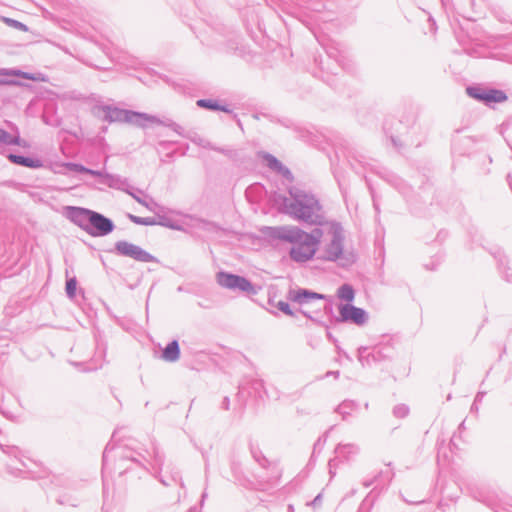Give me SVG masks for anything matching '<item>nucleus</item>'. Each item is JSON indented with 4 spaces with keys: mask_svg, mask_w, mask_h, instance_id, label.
Returning <instances> with one entry per match:
<instances>
[{
    "mask_svg": "<svg viewBox=\"0 0 512 512\" xmlns=\"http://www.w3.org/2000/svg\"><path fill=\"white\" fill-rule=\"evenodd\" d=\"M500 267H501V270H502L505 280L507 282L512 283V272L511 273L509 272L511 270V268L506 266L502 260H500Z\"/></svg>",
    "mask_w": 512,
    "mask_h": 512,
    "instance_id": "nucleus-33",
    "label": "nucleus"
},
{
    "mask_svg": "<svg viewBox=\"0 0 512 512\" xmlns=\"http://www.w3.org/2000/svg\"><path fill=\"white\" fill-rule=\"evenodd\" d=\"M131 467L130 466H126L124 471L127 472Z\"/></svg>",
    "mask_w": 512,
    "mask_h": 512,
    "instance_id": "nucleus-57",
    "label": "nucleus"
},
{
    "mask_svg": "<svg viewBox=\"0 0 512 512\" xmlns=\"http://www.w3.org/2000/svg\"><path fill=\"white\" fill-rule=\"evenodd\" d=\"M159 121H160L159 124L169 127L174 132H176L179 136H181L183 138L190 137V132L185 131L184 128L182 126H180L179 124H177L176 122H173L171 120L164 122V121H161L160 119H159Z\"/></svg>",
    "mask_w": 512,
    "mask_h": 512,
    "instance_id": "nucleus-23",
    "label": "nucleus"
},
{
    "mask_svg": "<svg viewBox=\"0 0 512 512\" xmlns=\"http://www.w3.org/2000/svg\"><path fill=\"white\" fill-rule=\"evenodd\" d=\"M160 481L163 485L169 486L170 484L166 481V479L160 478Z\"/></svg>",
    "mask_w": 512,
    "mask_h": 512,
    "instance_id": "nucleus-51",
    "label": "nucleus"
},
{
    "mask_svg": "<svg viewBox=\"0 0 512 512\" xmlns=\"http://www.w3.org/2000/svg\"><path fill=\"white\" fill-rule=\"evenodd\" d=\"M373 205H374L375 209L378 210V205H377V203H376L374 198H373Z\"/></svg>",
    "mask_w": 512,
    "mask_h": 512,
    "instance_id": "nucleus-54",
    "label": "nucleus"
},
{
    "mask_svg": "<svg viewBox=\"0 0 512 512\" xmlns=\"http://www.w3.org/2000/svg\"><path fill=\"white\" fill-rule=\"evenodd\" d=\"M471 412H478V403L474 402L471 406Z\"/></svg>",
    "mask_w": 512,
    "mask_h": 512,
    "instance_id": "nucleus-47",
    "label": "nucleus"
},
{
    "mask_svg": "<svg viewBox=\"0 0 512 512\" xmlns=\"http://www.w3.org/2000/svg\"><path fill=\"white\" fill-rule=\"evenodd\" d=\"M322 502V494L319 493L310 503H307L308 505H311L313 507H318L321 505Z\"/></svg>",
    "mask_w": 512,
    "mask_h": 512,
    "instance_id": "nucleus-38",
    "label": "nucleus"
},
{
    "mask_svg": "<svg viewBox=\"0 0 512 512\" xmlns=\"http://www.w3.org/2000/svg\"><path fill=\"white\" fill-rule=\"evenodd\" d=\"M196 105L203 109L213 110V111H223L225 113H232V110L228 108L226 105H221L218 101L213 99H199L196 102Z\"/></svg>",
    "mask_w": 512,
    "mask_h": 512,
    "instance_id": "nucleus-19",
    "label": "nucleus"
},
{
    "mask_svg": "<svg viewBox=\"0 0 512 512\" xmlns=\"http://www.w3.org/2000/svg\"><path fill=\"white\" fill-rule=\"evenodd\" d=\"M327 337H328V339H330V340H332V339H333V337H332V335H331V333H330V332H327Z\"/></svg>",
    "mask_w": 512,
    "mask_h": 512,
    "instance_id": "nucleus-55",
    "label": "nucleus"
},
{
    "mask_svg": "<svg viewBox=\"0 0 512 512\" xmlns=\"http://www.w3.org/2000/svg\"><path fill=\"white\" fill-rule=\"evenodd\" d=\"M408 414H409V407L405 404H399L393 408V415L396 418H405Z\"/></svg>",
    "mask_w": 512,
    "mask_h": 512,
    "instance_id": "nucleus-29",
    "label": "nucleus"
},
{
    "mask_svg": "<svg viewBox=\"0 0 512 512\" xmlns=\"http://www.w3.org/2000/svg\"><path fill=\"white\" fill-rule=\"evenodd\" d=\"M372 483H373V480H371V481H365L363 484H364V486H365V487H369V486H371V485H372Z\"/></svg>",
    "mask_w": 512,
    "mask_h": 512,
    "instance_id": "nucleus-50",
    "label": "nucleus"
},
{
    "mask_svg": "<svg viewBox=\"0 0 512 512\" xmlns=\"http://www.w3.org/2000/svg\"><path fill=\"white\" fill-rule=\"evenodd\" d=\"M288 510H289V512H294L293 505H289V506H288Z\"/></svg>",
    "mask_w": 512,
    "mask_h": 512,
    "instance_id": "nucleus-53",
    "label": "nucleus"
},
{
    "mask_svg": "<svg viewBox=\"0 0 512 512\" xmlns=\"http://www.w3.org/2000/svg\"><path fill=\"white\" fill-rule=\"evenodd\" d=\"M358 404L353 400H344L341 404L337 406L335 411L342 416L343 420H346L348 416L351 415V412L356 410Z\"/></svg>",
    "mask_w": 512,
    "mask_h": 512,
    "instance_id": "nucleus-20",
    "label": "nucleus"
},
{
    "mask_svg": "<svg viewBox=\"0 0 512 512\" xmlns=\"http://www.w3.org/2000/svg\"><path fill=\"white\" fill-rule=\"evenodd\" d=\"M114 450V446L111 443H108L105 447L102 457V473L104 474L108 468V461L110 457V453Z\"/></svg>",
    "mask_w": 512,
    "mask_h": 512,
    "instance_id": "nucleus-28",
    "label": "nucleus"
},
{
    "mask_svg": "<svg viewBox=\"0 0 512 512\" xmlns=\"http://www.w3.org/2000/svg\"><path fill=\"white\" fill-rule=\"evenodd\" d=\"M287 242L292 243V247L290 249L289 255L290 258L298 263H304L312 259L316 253V249L308 244L304 240H286Z\"/></svg>",
    "mask_w": 512,
    "mask_h": 512,
    "instance_id": "nucleus-12",
    "label": "nucleus"
},
{
    "mask_svg": "<svg viewBox=\"0 0 512 512\" xmlns=\"http://www.w3.org/2000/svg\"><path fill=\"white\" fill-rule=\"evenodd\" d=\"M324 311L326 314H329V315L333 314V306H332L331 302L324 304Z\"/></svg>",
    "mask_w": 512,
    "mask_h": 512,
    "instance_id": "nucleus-40",
    "label": "nucleus"
},
{
    "mask_svg": "<svg viewBox=\"0 0 512 512\" xmlns=\"http://www.w3.org/2000/svg\"><path fill=\"white\" fill-rule=\"evenodd\" d=\"M162 359L167 362H176L180 358V347L177 340L169 342L162 351Z\"/></svg>",
    "mask_w": 512,
    "mask_h": 512,
    "instance_id": "nucleus-18",
    "label": "nucleus"
},
{
    "mask_svg": "<svg viewBox=\"0 0 512 512\" xmlns=\"http://www.w3.org/2000/svg\"><path fill=\"white\" fill-rule=\"evenodd\" d=\"M7 158L11 163L19 166L28 167L32 169H38L43 167V162L38 158L27 157L14 153H9L7 155Z\"/></svg>",
    "mask_w": 512,
    "mask_h": 512,
    "instance_id": "nucleus-15",
    "label": "nucleus"
},
{
    "mask_svg": "<svg viewBox=\"0 0 512 512\" xmlns=\"http://www.w3.org/2000/svg\"><path fill=\"white\" fill-rule=\"evenodd\" d=\"M126 193L151 212H156V209L159 207L151 197L144 195L142 190L131 188V190H126Z\"/></svg>",
    "mask_w": 512,
    "mask_h": 512,
    "instance_id": "nucleus-16",
    "label": "nucleus"
},
{
    "mask_svg": "<svg viewBox=\"0 0 512 512\" xmlns=\"http://www.w3.org/2000/svg\"><path fill=\"white\" fill-rule=\"evenodd\" d=\"M288 299L300 305L308 304L313 300H324L326 296L305 288L290 289L287 295Z\"/></svg>",
    "mask_w": 512,
    "mask_h": 512,
    "instance_id": "nucleus-14",
    "label": "nucleus"
},
{
    "mask_svg": "<svg viewBox=\"0 0 512 512\" xmlns=\"http://www.w3.org/2000/svg\"><path fill=\"white\" fill-rule=\"evenodd\" d=\"M263 158L266 161L267 166L271 170L277 172L278 170L282 169L283 164L275 156H273L272 154L266 153L263 156Z\"/></svg>",
    "mask_w": 512,
    "mask_h": 512,
    "instance_id": "nucleus-24",
    "label": "nucleus"
},
{
    "mask_svg": "<svg viewBox=\"0 0 512 512\" xmlns=\"http://www.w3.org/2000/svg\"><path fill=\"white\" fill-rule=\"evenodd\" d=\"M277 172L280 173L283 177H285L287 179L292 178L291 171L284 165L282 166V169L278 170Z\"/></svg>",
    "mask_w": 512,
    "mask_h": 512,
    "instance_id": "nucleus-36",
    "label": "nucleus"
},
{
    "mask_svg": "<svg viewBox=\"0 0 512 512\" xmlns=\"http://www.w3.org/2000/svg\"><path fill=\"white\" fill-rule=\"evenodd\" d=\"M261 190H262V187H261V186H259V185H252V186H250V187H248V188H247V190H246V196H247V197H250V194H251L252 192H254V191H256V192H261Z\"/></svg>",
    "mask_w": 512,
    "mask_h": 512,
    "instance_id": "nucleus-39",
    "label": "nucleus"
},
{
    "mask_svg": "<svg viewBox=\"0 0 512 512\" xmlns=\"http://www.w3.org/2000/svg\"><path fill=\"white\" fill-rule=\"evenodd\" d=\"M289 195L281 198V206L286 214L307 224H324L322 206L315 195L296 187L289 189Z\"/></svg>",
    "mask_w": 512,
    "mask_h": 512,
    "instance_id": "nucleus-1",
    "label": "nucleus"
},
{
    "mask_svg": "<svg viewBox=\"0 0 512 512\" xmlns=\"http://www.w3.org/2000/svg\"><path fill=\"white\" fill-rule=\"evenodd\" d=\"M6 453L17 459L23 468H29L27 462L22 458L21 451L17 447H10Z\"/></svg>",
    "mask_w": 512,
    "mask_h": 512,
    "instance_id": "nucleus-27",
    "label": "nucleus"
},
{
    "mask_svg": "<svg viewBox=\"0 0 512 512\" xmlns=\"http://www.w3.org/2000/svg\"><path fill=\"white\" fill-rule=\"evenodd\" d=\"M173 154H174V152H171V153H169V154H168V156H169V157H172V156H173Z\"/></svg>",
    "mask_w": 512,
    "mask_h": 512,
    "instance_id": "nucleus-59",
    "label": "nucleus"
},
{
    "mask_svg": "<svg viewBox=\"0 0 512 512\" xmlns=\"http://www.w3.org/2000/svg\"><path fill=\"white\" fill-rule=\"evenodd\" d=\"M467 94L480 102L487 105L491 103H502L507 100V95L504 91L494 88H483L478 85L468 86L466 88Z\"/></svg>",
    "mask_w": 512,
    "mask_h": 512,
    "instance_id": "nucleus-9",
    "label": "nucleus"
},
{
    "mask_svg": "<svg viewBox=\"0 0 512 512\" xmlns=\"http://www.w3.org/2000/svg\"><path fill=\"white\" fill-rule=\"evenodd\" d=\"M253 386L256 390L263 388V382L261 380H255Z\"/></svg>",
    "mask_w": 512,
    "mask_h": 512,
    "instance_id": "nucleus-45",
    "label": "nucleus"
},
{
    "mask_svg": "<svg viewBox=\"0 0 512 512\" xmlns=\"http://www.w3.org/2000/svg\"><path fill=\"white\" fill-rule=\"evenodd\" d=\"M65 167L70 170V171H73V172H77V173H86V171H88V168L83 166L82 164H79V163H73V162H68L65 164Z\"/></svg>",
    "mask_w": 512,
    "mask_h": 512,
    "instance_id": "nucleus-30",
    "label": "nucleus"
},
{
    "mask_svg": "<svg viewBox=\"0 0 512 512\" xmlns=\"http://www.w3.org/2000/svg\"><path fill=\"white\" fill-rule=\"evenodd\" d=\"M207 497V493L204 491L201 495V505L204 503V500L206 499Z\"/></svg>",
    "mask_w": 512,
    "mask_h": 512,
    "instance_id": "nucleus-49",
    "label": "nucleus"
},
{
    "mask_svg": "<svg viewBox=\"0 0 512 512\" xmlns=\"http://www.w3.org/2000/svg\"><path fill=\"white\" fill-rule=\"evenodd\" d=\"M302 314L307 317L308 319L312 320V321H316L308 312L306 311H301Z\"/></svg>",
    "mask_w": 512,
    "mask_h": 512,
    "instance_id": "nucleus-48",
    "label": "nucleus"
},
{
    "mask_svg": "<svg viewBox=\"0 0 512 512\" xmlns=\"http://www.w3.org/2000/svg\"><path fill=\"white\" fill-rule=\"evenodd\" d=\"M322 236L323 231L320 228H315L310 233H307L298 227H280L277 228L275 233V237L280 240L302 239L316 250L318 249V245L320 244Z\"/></svg>",
    "mask_w": 512,
    "mask_h": 512,
    "instance_id": "nucleus-7",
    "label": "nucleus"
},
{
    "mask_svg": "<svg viewBox=\"0 0 512 512\" xmlns=\"http://www.w3.org/2000/svg\"><path fill=\"white\" fill-rule=\"evenodd\" d=\"M359 446L354 443H346L342 444L339 443L335 448V454L337 455L335 458L330 459L328 462L329 466V473L331 478L335 476L336 474V468L338 466V458H343L344 460L348 461L353 456L357 455L359 453Z\"/></svg>",
    "mask_w": 512,
    "mask_h": 512,
    "instance_id": "nucleus-13",
    "label": "nucleus"
},
{
    "mask_svg": "<svg viewBox=\"0 0 512 512\" xmlns=\"http://www.w3.org/2000/svg\"><path fill=\"white\" fill-rule=\"evenodd\" d=\"M11 145H18V146L26 147L25 141H23L19 136L12 137Z\"/></svg>",
    "mask_w": 512,
    "mask_h": 512,
    "instance_id": "nucleus-37",
    "label": "nucleus"
},
{
    "mask_svg": "<svg viewBox=\"0 0 512 512\" xmlns=\"http://www.w3.org/2000/svg\"><path fill=\"white\" fill-rule=\"evenodd\" d=\"M337 296L341 300H344L350 304V302H352L355 297L354 288L352 287V285L345 283L338 288Z\"/></svg>",
    "mask_w": 512,
    "mask_h": 512,
    "instance_id": "nucleus-21",
    "label": "nucleus"
},
{
    "mask_svg": "<svg viewBox=\"0 0 512 512\" xmlns=\"http://www.w3.org/2000/svg\"><path fill=\"white\" fill-rule=\"evenodd\" d=\"M115 252L120 256L129 257L138 262H157L155 256L142 249L140 246L125 240H120L115 243Z\"/></svg>",
    "mask_w": 512,
    "mask_h": 512,
    "instance_id": "nucleus-8",
    "label": "nucleus"
},
{
    "mask_svg": "<svg viewBox=\"0 0 512 512\" xmlns=\"http://www.w3.org/2000/svg\"><path fill=\"white\" fill-rule=\"evenodd\" d=\"M77 280L75 277L68 278L66 281V294L69 298H73L76 294Z\"/></svg>",
    "mask_w": 512,
    "mask_h": 512,
    "instance_id": "nucleus-26",
    "label": "nucleus"
},
{
    "mask_svg": "<svg viewBox=\"0 0 512 512\" xmlns=\"http://www.w3.org/2000/svg\"><path fill=\"white\" fill-rule=\"evenodd\" d=\"M394 348L391 344H379L372 348L361 346L358 348V360L363 367L372 366L392 358Z\"/></svg>",
    "mask_w": 512,
    "mask_h": 512,
    "instance_id": "nucleus-6",
    "label": "nucleus"
},
{
    "mask_svg": "<svg viewBox=\"0 0 512 512\" xmlns=\"http://www.w3.org/2000/svg\"><path fill=\"white\" fill-rule=\"evenodd\" d=\"M57 501H58L59 504H63L62 500L58 499Z\"/></svg>",
    "mask_w": 512,
    "mask_h": 512,
    "instance_id": "nucleus-61",
    "label": "nucleus"
},
{
    "mask_svg": "<svg viewBox=\"0 0 512 512\" xmlns=\"http://www.w3.org/2000/svg\"><path fill=\"white\" fill-rule=\"evenodd\" d=\"M86 174H89V175H92V176H95V177H100L102 180H104V176L107 173L99 171V170H93V169L88 168V171H86Z\"/></svg>",
    "mask_w": 512,
    "mask_h": 512,
    "instance_id": "nucleus-35",
    "label": "nucleus"
},
{
    "mask_svg": "<svg viewBox=\"0 0 512 512\" xmlns=\"http://www.w3.org/2000/svg\"><path fill=\"white\" fill-rule=\"evenodd\" d=\"M15 74H16V75H20V74H21V75H22V77H23V78H25V79H29V80H34V79H35V78H34L31 74H29V73H25V72H20V71H18V72H17V73H15Z\"/></svg>",
    "mask_w": 512,
    "mask_h": 512,
    "instance_id": "nucleus-44",
    "label": "nucleus"
},
{
    "mask_svg": "<svg viewBox=\"0 0 512 512\" xmlns=\"http://www.w3.org/2000/svg\"><path fill=\"white\" fill-rule=\"evenodd\" d=\"M211 149H212V150H215V151H218V152H220V153H222V154H225V155H227V156H231V154H232V151H231V150H226V149H224V148H217V147H214V146H213V148H211Z\"/></svg>",
    "mask_w": 512,
    "mask_h": 512,
    "instance_id": "nucleus-42",
    "label": "nucleus"
},
{
    "mask_svg": "<svg viewBox=\"0 0 512 512\" xmlns=\"http://www.w3.org/2000/svg\"><path fill=\"white\" fill-rule=\"evenodd\" d=\"M128 218L133 223L138 224V225L152 226V225L159 224V225H163V226L169 227L168 224H165L162 221H156L154 218H151V217H145L144 218V217L135 216L133 214H128Z\"/></svg>",
    "mask_w": 512,
    "mask_h": 512,
    "instance_id": "nucleus-22",
    "label": "nucleus"
},
{
    "mask_svg": "<svg viewBox=\"0 0 512 512\" xmlns=\"http://www.w3.org/2000/svg\"><path fill=\"white\" fill-rule=\"evenodd\" d=\"M187 139H189L194 144L201 146L203 148H208V149L213 148V145L209 141L200 137L196 133L190 132V137H187Z\"/></svg>",
    "mask_w": 512,
    "mask_h": 512,
    "instance_id": "nucleus-25",
    "label": "nucleus"
},
{
    "mask_svg": "<svg viewBox=\"0 0 512 512\" xmlns=\"http://www.w3.org/2000/svg\"><path fill=\"white\" fill-rule=\"evenodd\" d=\"M460 428H464V422L460 424Z\"/></svg>",
    "mask_w": 512,
    "mask_h": 512,
    "instance_id": "nucleus-60",
    "label": "nucleus"
},
{
    "mask_svg": "<svg viewBox=\"0 0 512 512\" xmlns=\"http://www.w3.org/2000/svg\"><path fill=\"white\" fill-rule=\"evenodd\" d=\"M103 493H104V495L106 494V485L105 484L103 485Z\"/></svg>",
    "mask_w": 512,
    "mask_h": 512,
    "instance_id": "nucleus-56",
    "label": "nucleus"
},
{
    "mask_svg": "<svg viewBox=\"0 0 512 512\" xmlns=\"http://www.w3.org/2000/svg\"><path fill=\"white\" fill-rule=\"evenodd\" d=\"M339 316L335 317L336 322H350L358 326L364 325L368 320L367 312L352 304H339Z\"/></svg>",
    "mask_w": 512,
    "mask_h": 512,
    "instance_id": "nucleus-11",
    "label": "nucleus"
},
{
    "mask_svg": "<svg viewBox=\"0 0 512 512\" xmlns=\"http://www.w3.org/2000/svg\"><path fill=\"white\" fill-rule=\"evenodd\" d=\"M320 440H321V439H319V440L317 441V443H316V444H314V449L317 447V445L319 444Z\"/></svg>",
    "mask_w": 512,
    "mask_h": 512,
    "instance_id": "nucleus-58",
    "label": "nucleus"
},
{
    "mask_svg": "<svg viewBox=\"0 0 512 512\" xmlns=\"http://www.w3.org/2000/svg\"><path fill=\"white\" fill-rule=\"evenodd\" d=\"M509 186H510V187H511V189H512V183H511V182H509Z\"/></svg>",
    "mask_w": 512,
    "mask_h": 512,
    "instance_id": "nucleus-62",
    "label": "nucleus"
},
{
    "mask_svg": "<svg viewBox=\"0 0 512 512\" xmlns=\"http://www.w3.org/2000/svg\"><path fill=\"white\" fill-rule=\"evenodd\" d=\"M221 407L224 409V410H229V407H230V399L229 397H224L223 400H222V404H221Z\"/></svg>",
    "mask_w": 512,
    "mask_h": 512,
    "instance_id": "nucleus-41",
    "label": "nucleus"
},
{
    "mask_svg": "<svg viewBox=\"0 0 512 512\" xmlns=\"http://www.w3.org/2000/svg\"><path fill=\"white\" fill-rule=\"evenodd\" d=\"M4 21L11 27L15 28V29H18L20 31H27L28 28L25 24H23L22 22L20 21H17V20H14V19H11V18H4Z\"/></svg>",
    "mask_w": 512,
    "mask_h": 512,
    "instance_id": "nucleus-31",
    "label": "nucleus"
},
{
    "mask_svg": "<svg viewBox=\"0 0 512 512\" xmlns=\"http://www.w3.org/2000/svg\"><path fill=\"white\" fill-rule=\"evenodd\" d=\"M66 217L92 237H104L115 229L110 218L88 208L68 206Z\"/></svg>",
    "mask_w": 512,
    "mask_h": 512,
    "instance_id": "nucleus-2",
    "label": "nucleus"
},
{
    "mask_svg": "<svg viewBox=\"0 0 512 512\" xmlns=\"http://www.w3.org/2000/svg\"><path fill=\"white\" fill-rule=\"evenodd\" d=\"M340 375V372L339 371H329L326 373V376H332V377H335V378H338Z\"/></svg>",
    "mask_w": 512,
    "mask_h": 512,
    "instance_id": "nucleus-46",
    "label": "nucleus"
},
{
    "mask_svg": "<svg viewBox=\"0 0 512 512\" xmlns=\"http://www.w3.org/2000/svg\"><path fill=\"white\" fill-rule=\"evenodd\" d=\"M101 183L107 185L110 188L118 189L125 191L131 190L132 187H130L128 180L126 178H123L119 175H113V174H105L104 180H101Z\"/></svg>",
    "mask_w": 512,
    "mask_h": 512,
    "instance_id": "nucleus-17",
    "label": "nucleus"
},
{
    "mask_svg": "<svg viewBox=\"0 0 512 512\" xmlns=\"http://www.w3.org/2000/svg\"><path fill=\"white\" fill-rule=\"evenodd\" d=\"M485 394H486V392H484V391H479V392L476 394V396H475V400H474V402H476V403L481 402V401L483 400V398H484Z\"/></svg>",
    "mask_w": 512,
    "mask_h": 512,
    "instance_id": "nucleus-43",
    "label": "nucleus"
},
{
    "mask_svg": "<svg viewBox=\"0 0 512 512\" xmlns=\"http://www.w3.org/2000/svg\"><path fill=\"white\" fill-rule=\"evenodd\" d=\"M119 456V463L128 461L131 464L140 466L144 471H148L147 464L150 463L151 459L154 460L155 465L159 470H161V467L164 463L163 456L159 453L157 447L154 445L152 447V451H149L148 449H144L142 451L129 448L122 449V452ZM121 467L122 465L119 464V468Z\"/></svg>",
    "mask_w": 512,
    "mask_h": 512,
    "instance_id": "nucleus-5",
    "label": "nucleus"
},
{
    "mask_svg": "<svg viewBox=\"0 0 512 512\" xmlns=\"http://www.w3.org/2000/svg\"><path fill=\"white\" fill-rule=\"evenodd\" d=\"M276 307L283 312L284 314L288 316H293V311L290 308V305L285 301H279L276 305Z\"/></svg>",
    "mask_w": 512,
    "mask_h": 512,
    "instance_id": "nucleus-32",
    "label": "nucleus"
},
{
    "mask_svg": "<svg viewBox=\"0 0 512 512\" xmlns=\"http://www.w3.org/2000/svg\"><path fill=\"white\" fill-rule=\"evenodd\" d=\"M329 234L330 241L324 245L320 252V259L335 262L342 268H347L356 262V254L353 250L344 249V231L339 223H332Z\"/></svg>",
    "mask_w": 512,
    "mask_h": 512,
    "instance_id": "nucleus-3",
    "label": "nucleus"
},
{
    "mask_svg": "<svg viewBox=\"0 0 512 512\" xmlns=\"http://www.w3.org/2000/svg\"><path fill=\"white\" fill-rule=\"evenodd\" d=\"M12 135L6 130L0 129V143L11 145Z\"/></svg>",
    "mask_w": 512,
    "mask_h": 512,
    "instance_id": "nucleus-34",
    "label": "nucleus"
},
{
    "mask_svg": "<svg viewBox=\"0 0 512 512\" xmlns=\"http://www.w3.org/2000/svg\"><path fill=\"white\" fill-rule=\"evenodd\" d=\"M95 117L107 122H125L145 127L146 122L160 123L159 118L147 113L136 112L132 110L121 109L113 105L96 104L92 108Z\"/></svg>",
    "mask_w": 512,
    "mask_h": 512,
    "instance_id": "nucleus-4",
    "label": "nucleus"
},
{
    "mask_svg": "<svg viewBox=\"0 0 512 512\" xmlns=\"http://www.w3.org/2000/svg\"><path fill=\"white\" fill-rule=\"evenodd\" d=\"M159 144H160L161 146H166V145H168V144H169V142L161 141Z\"/></svg>",
    "mask_w": 512,
    "mask_h": 512,
    "instance_id": "nucleus-52",
    "label": "nucleus"
},
{
    "mask_svg": "<svg viewBox=\"0 0 512 512\" xmlns=\"http://www.w3.org/2000/svg\"><path fill=\"white\" fill-rule=\"evenodd\" d=\"M216 280L221 287L229 290H239L247 293L254 292L252 283L240 275L221 271L217 273Z\"/></svg>",
    "mask_w": 512,
    "mask_h": 512,
    "instance_id": "nucleus-10",
    "label": "nucleus"
}]
</instances>
